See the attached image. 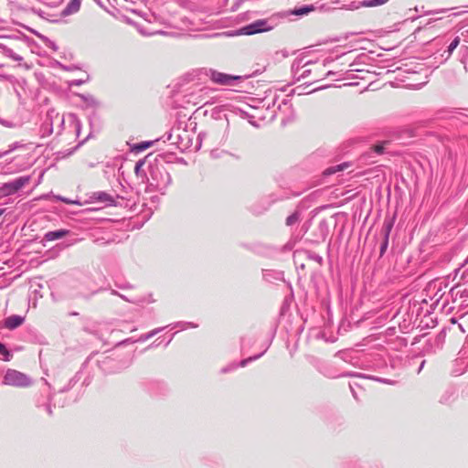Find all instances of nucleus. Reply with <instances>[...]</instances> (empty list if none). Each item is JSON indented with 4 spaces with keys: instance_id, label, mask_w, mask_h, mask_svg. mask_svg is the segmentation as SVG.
Listing matches in <instances>:
<instances>
[{
    "instance_id": "nucleus-7",
    "label": "nucleus",
    "mask_w": 468,
    "mask_h": 468,
    "mask_svg": "<svg viewBox=\"0 0 468 468\" xmlns=\"http://www.w3.org/2000/svg\"><path fill=\"white\" fill-rule=\"evenodd\" d=\"M24 318L19 315H11L5 320V326L8 329H15L21 325Z\"/></svg>"
},
{
    "instance_id": "nucleus-4",
    "label": "nucleus",
    "mask_w": 468,
    "mask_h": 468,
    "mask_svg": "<svg viewBox=\"0 0 468 468\" xmlns=\"http://www.w3.org/2000/svg\"><path fill=\"white\" fill-rule=\"evenodd\" d=\"M240 76L228 75L220 72H214L212 74V80L215 83L221 85H230L233 80H239Z\"/></svg>"
},
{
    "instance_id": "nucleus-11",
    "label": "nucleus",
    "mask_w": 468,
    "mask_h": 468,
    "mask_svg": "<svg viewBox=\"0 0 468 468\" xmlns=\"http://www.w3.org/2000/svg\"><path fill=\"white\" fill-rule=\"evenodd\" d=\"M0 354L4 356V360L5 361H9L11 356H12V355L7 350L4 344H2V343H0Z\"/></svg>"
},
{
    "instance_id": "nucleus-8",
    "label": "nucleus",
    "mask_w": 468,
    "mask_h": 468,
    "mask_svg": "<svg viewBox=\"0 0 468 468\" xmlns=\"http://www.w3.org/2000/svg\"><path fill=\"white\" fill-rule=\"evenodd\" d=\"M80 0H71L63 10V14L66 16L77 13L80 8Z\"/></svg>"
},
{
    "instance_id": "nucleus-5",
    "label": "nucleus",
    "mask_w": 468,
    "mask_h": 468,
    "mask_svg": "<svg viewBox=\"0 0 468 468\" xmlns=\"http://www.w3.org/2000/svg\"><path fill=\"white\" fill-rule=\"evenodd\" d=\"M392 227H393V222L391 220L384 222V225H383V228H382V232H383V235H384V240H383V243H382L381 248H380V254L381 255L384 254V252L386 251V250L388 248V237H389V233H390V231L392 229Z\"/></svg>"
},
{
    "instance_id": "nucleus-16",
    "label": "nucleus",
    "mask_w": 468,
    "mask_h": 468,
    "mask_svg": "<svg viewBox=\"0 0 468 468\" xmlns=\"http://www.w3.org/2000/svg\"><path fill=\"white\" fill-rule=\"evenodd\" d=\"M296 219H297V218L294 215H292V216L288 217L287 220H286L287 221V225L293 224L296 221Z\"/></svg>"
},
{
    "instance_id": "nucleus-14",
    "label": "nucleus",
    "mask_w": 468,
    "mask_h": 468,
    "mask_svg": "<svg viewBox=\"0 0 468 468\" xmlns=\"http://www.w3.org/2000/svg\"><path fill=\"white\" fill-rule=\"evenodd\" d=\"M372 150L378 154H383L384 152V144H375L372 146Z\"/></svg>"
},
{
    "instance_id": "nucleus-15",
    "label": "nucleus",
    "mask_w": 468,
    "mask_h": 468,
    "mask_svg": "<svg viewBox=\"0 0 468 468\" xmlns=\"http://www.w3.org/2000/svg\"><path fill=\"white\" fill-rule=\"evenodd\" d=\"M388 1V0H371L367 5V6L381 5L386 4Z\"/></svg>"
},
{
    "instance_id": "nucleus-2",
    "label": "nucleus",
    "mask_w": 468,
    "mask_h": 468,
    "mask_svg": "<svg viewBox=\"0 0 468 468\" xmlns=\"http://www.w3.org/2000/svg\"><path fill=\"white\" fill-rule=\"evenodd\" d=\"M30 182L29 176H20L16 179H15L13 182L5 183L0 187V194L2 196H10L17 191H19L21 188L28 185Z\"/></svg>"
},
{
    "instance_id": "nucleus-6",
    "label": "nucleus",
    "mask_w": 468,
    "mask_h": 468,
    "mask_svg": "<svg viewBox=\"0 0 468 468\" xmlns=\"http://www.w3.org/2000/svg\"><path fill=\"white\" fill-rule=\"evenodd\" d=\"M69 233V231L68 229H58L54 231H48L45 234L44 239L48 241H53L66 237Z\"/></svg>"
},
{
    "instance_id": "nucleus-18",
    "label": "nucleus",
    "mask_w": 468,
    "mask_h": 468,
    "mask_svg": "<svg viewBox=\"0 0 468 468\" xmlns=\"http://www.w3.org/2000/svg\"><path fill=\"white\" fill-rule=\"evenodd\" d=\"M3 213H4V210L0 209V217L2 216Z\"/></svg>"
},
{
    "instance_id": "nucleus-9",
    "label": "nucleus",
    "mask_w": 468,
    "mask_h": 468,
    "mask_svg": "<svg viewBox=\"0 0 468 468\" xmlns=\"http://www.w3.org/2000/svg\"><path fill=\"white\" fill-rule=\"evenodd\" d=\"M346 167H347V165H346V164L337 165H335V166H331V167L326 168V169L323 172V174H324V176H331V175H333V174H335L336 172L343 171Z\"/></svg>"
},
{
    "instance_id": "nucleus-17",
    "label": "nucleus",
    "mask_w": 468,
    "mask_h": 468,
    "mask_svg": "<svg viewBox=\"0 0 468 468\" xmlns=\"http://www.w3.org/2000/svg\"><path fill=\"white\" fill-rule=\"evenodd\" d=\"M142 164H136L135 170L138 171L141 167Z\"/></svg>"
},
{
    "instance_id": "nucleus-13",
    "label": "nucleus",
    "mask_w": 468,
    "mask_h": 468,
    "mask_svg": "<svg viewBox=\"0 0 468 468\" xmlns=\"http://www.w3.org/2000/svg\"><path fill=\"white\" fill-rule=\"evenodd\" d=\"M460 44V38L457 37H455L452 43L450 44V46L448 47V50L450 53H452L457 47L458 45Z\"/></svg>"
},
{
    "instance_id": "nucleus-1",
    "label": "nucleus",
    "mask_w": 468,
    "mask_h": 468,
    "mask_svg": "<svg viewBox=\"0 0 468 468\" xmlns=\"http://www.w3.org/2000/svg\"><path fill=\"white\" fill-rule=\"evenodd\" d=\"M4 384L18 388H24L29 385L28 378L15 369H8L4 377Z\"/></svg>"
},
{
    "instance_id": "nucleus-10",
    "label": "nucleus",
    "mask_w": 468,
    "mask_h": 468,
    "mask_svg": "<svg viewBox=\"0 0 468 468\" xmlns=\"http://www.w3.org/2000/svg\"><path fill=\"white\" fill-rule=\"evenodd\" d=\"M314 6L310 5H305V6H302L300 8H297V9H294L293 11H292V15H295V16H303V15H307L308 13L314 11Z\"/></svg>"
},
{
    "instance_id": "nucleus-12",
    "label": "nucleus",
    "mask_w": 468,
    "mask_h": 468,
    "mask_svg": "<svg viewBox=\"0 0 468 468\" xmlns=\"http://www.w3.org/2000/svg\"><path fill=\"white\" fill-rule=\"evenodd\" d=\"M153 144L152 142H143L134 145V149L137 151H144L149 148Z\"/></svg>"
},
{
    "instance_id": "nucleus-3",
    "label": "nucleus",
    "mask_w": 468,
    "mask_h": 468,
    "mask_svg": "<svg viewBox=\"0 0 468 468\" xmlns=\"http://www.w3.org/2000/svg\"><path fill=\"white\" fill-rule=\"evenodd\" d=\"M271 27L268 26L267 20L260 19L257 20L240 29V34L244 35H253L256 33H261L265 31H269Z\"/></svg>"
}]
</instances>
